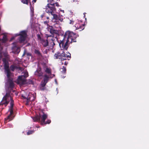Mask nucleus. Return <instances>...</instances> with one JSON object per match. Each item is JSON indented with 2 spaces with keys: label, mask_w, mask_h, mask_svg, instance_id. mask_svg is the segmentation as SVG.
Returning a JSON list of instances; mask_svg holds the SVG:
<instances>
[{
  "label": "nucleus",
  "mask_w": 149,
  "mask_h": 149,
  "mask_svg": "<svg viewBox=\"0 0 149 149\" xmlns=\"http://www.w3.org/2000/svg\"><path fill=\"white\" fill-rule=\"evenodd\" d=\"M78 36V35L72 32L67 31L63 36V40L59 43L60 47L63 49L67 50L69 47L68 44L76 42V38Z\"/></svg>",
  "instance_id": "f257e3e1"
},
{
  "label": "nucleus",
  "mask_w": 149,
  "mask_h": 149,
  "mask_svg": "<svg viewBox=\"0 0 149 149\" xmlns=\"http://www.w3.org/2000/svg\"><path fill=\"white\" fill-rule=\"evenodd\" d=\"M10 98V107L9 109V111L10 112V114L9 116L5 119V120H8V121H10L13 118L12 116L13 114V109L14 105V101L12 97L10 96V93H7L4 96L0 103V105H4L5 107H6L9 102V100H8V99Z\"/></svg>",
  "instance_id": "f03ea898"
},
{
  "label": "nucleus",
  "mask_w": 149,
  "mask_h": 149,
  "mask_svg": "<svg viewBox=\"0 0 149 149\" xmlns=\"http://www.w3.org/2000/svg\"><path fill=\"white\" fill-rule=\"evenodd\" d=\"M70 54L68 53L65 54L64 52H57L54 55V58L55 59H59L61 61L65 60L67 59L66 58H70Z\"/></svg>",
  "instance_id": "7ed1b4c3"
},
{
  "label": "nucleus",
  "mask_w": 149,
  "mask_h": 149,
  "mask_svg": "<svg viewBox=\"0 0 149 149\" xmlns=\"http://www.w3.org/2000/svg\"><path fill=\"white\" fill-rule=\"evenodd\" d=\"M51 35L47 36L46 37V39H45L43 38L42 35H41L39 34L37 35V40L38 42L42 44V46L44 47H46L49 45V42L48 41V38L49 37H51Z\"/></svg>",
  "instance_id": "20e7f679"
},
{
  "label": "nucleus",
  "mask_w": 149,
  "mask_h": 149,
  "mask_svg": "<svg viewBox=\"0 0 149 149\" xmlns=\"http://www.w3.org/2000/svg\"><path fill=\"white\" fill-rule=\"evenodd\" d=\"M16 36H19L18 39L20 43L23 42L25 40L27 36V31L25 30L21 31L19 33L17 34Z\"/></svg>",
  "instance_id": "39448f33"
},
{
  "label": "nucleus",
  "mask_w": 149,
  "mask_h": 149,
  "mask_svg": "<svg viewBox=\"0 0 149 149\" xmlns=\"http://www.w3.org/2000/svg\"><path fill=\"white\" fill-rule=\"evenodd\" d=\"M48 30L52 35V36L53 38L51 39L52 42H51V44L52 46L53 47V46L55 45V44L54 42V41L55 40V39L53 37H54V35L55 34H58V31L56 30L52 26H49Z\"/></svg>",
  "instance_id": "423d86ee"
},
{
  "label": "nucleus",
  "mask_w": 149,
  "mask_h": 149,
  "mask_svg": "<svg viewBox=\"0 0 149 149\" xmlns=\"http://www.w3.org/2000/svg\"><path fill=\"white\" fill-rule=\"evenodd\" d=\"M42 113L41 117V125H45L47 124H49L51 122V120L50 119H47L45 121V120L47 118V115L43 111H41Z\"/></svg>",
  "instance_id": "0eeeda50"
},
{
  "label": "nucleus",
  "mask_w": 149,
  "mask_h": 149,
  "mask_svg": "<svg viewBox=\"0 0 149 149\" xmlns=\"http://www.w3.org/2000/svg\"><path fill=\"white\" fill-rule=\"evenodd\" d=\"M45 11L47 13L52 14L56 11V9L55 7V5L53 4H47L45 8Z\"/></svg>",
  "instance_id": "6e6552de"
},
{
  "label": "nucleus",
  "mask_w": 149,
  "mask_h": 149,
  "mask_svg": "<svg viewBox=\"0 0 149 149\" xmlns=\"http://www.w3.org/2000/svg\"><path fill=\"white\" fill-rule=\"evenodd\" d=\"M85 24H81V23H77L75 24V27L76 30H79V31H81L84 30L85 28Z\"/></svg>",
  "instance_id": "1a4fd4ad"
},
{
  "label": "nucleus",
  "mask_w": 149,
  "mask_h": 149,
  "mask_svg": "<svg viewBox=\"0 0 149 149\" xmlns=\"http://www.w3.org/2000/svg\"><path fill=\"white\" fill-rule=\"evenodd\" d=\"M49 77L47 75H44V77L43 80L41 82L40 85L42 87H45L46 84L48 82Z\"/></svg>",
  "instance_id": "9d476101"
},
{
  "label": "nucleus",
  "mask_w": 149,
  "mask_h": 149,
  "mask_svg": "<svg viewBox=\"0 0 149 149\" xmlns=\"http://www.w3.org/2000/svg\"><path fill=\"white\" fill-rule=\"evenodd\" d=\"M4 70L9 68V64L8 62V60L6 58H3L2 59Z\"/></svg>",
  "instance_id": "9b49d317"
},
{
  "label": "nucleus",
  "mask_w": 149,
  "mask_h": 149,
  "mask_svg": "<svg viewBox=\"0 0 149 149\" xmlns=\"http://www.w3.org/2000/svg\"><path fill=\"white\" fill-rule=\"evenodd\" d=\"M43 74L40 68H38L34 73L35 75L39 77L42 76Z\"/></svg>",
  "instance_id": "f8f14e48"
},
{
  "label": "nucleus",
  "mask_w": 149,
  "mask_h": 149,
  "mask_svg": "<svg viewBox=\"0 0 149 149\" xmlns=\"http://www.w3.org/2000/svg\"><path fill=\"white\" fill-rule=\"evenodd\" d=\"M18 81L22 84H25L26 81L25 78L23 76H19L18 77Z\"/></svg>",
  "instance_id": "ddd939ff"
},
{
  "label": "nucleus",
  "mask_w": 149,
  "mask_h": 149,
  "mask_svg": "<svg viewBox=\"0 0 149 149\" xmlns=\"http://www.w3.org/2000/svg\"><path fill=\"white\" fill-rule=\"evenodd\" d=\"M42 115V114H41L40 113H39V115H38L36 117H33L32 119L33 121L40 122L41 123L40 119L41 120Z\"/></svg>",
  "instance_id": "4468645a"
},
{
  "label": "nucleus",
  "mask_w": 149,
  "mask_h": 149,
  "mask_svg": "<svg viewBox=\"0 0 149 149\" xmlns=\"http://www.w3.org/2000/svg\"><path fill=\"white\" fill-rule=\"evenodd\" d=\"M51 14L53 16V19L56 20H60L61 22L63 21V19L56 14H54V13H52V14Z\"/></svg>",
  "instance_id": "2eb2a0df"
},
{
  "label": "nucleus",
  "mask_w": 149,
  "mask_h": 149,
  "mask_svg": "<svg viewBox=\"0 0 149 149\" xmlns=\"http://www.w3.org/2000/svg\"><path fill=\"white\" fill-rule=\"evenodd\" d=\"M13 52L14 53L18 54L20 51V48L17 46H14L12 48Z\"/></svg>",
  "instance_id": "dca6fc26"
},
{
  "label": "nucleus",
  "mask_w": 149,
  "mask_h": 149,
  "mask_svg": "<svg viewBox=\"0 0 149 149\" xmlns=\"http://www.w3.org/2000/svg\"><path fill=\"white\" fill-rule=\"evenodd\" d=\"M5 72L7 74V77L8 78H9L11 76V73L9 68L5 69Z\"/></svg>",
  "instance_id": "f3484780"
},
{
  "label": "nucleus",
  "mask_w": 149,
  "mask_h": 149,
  "mask_svg": "<svg viewBox=\"0 0 149 149\" xmlns=\"http://www.w3.org/2000/svg\"><path fill=\"white\" fill-rule=\"evenodd\" d=\"M35 53L39 57H42V55L40 51L38 50L35 49L34 51Z\"/></svg>",
  "instance_id": "a211bd4d"
},
{
  "label": "nucleus",
  "mask_w": 149,
  "mask_h": 149,
  "mask_svg": "<svg viewBox=\"0 0 149 149\" xmlns=\"http://www.w3.org/2000/svg\"><path fill=\"white\" fill-rule=\"evenodd\" d=\"M9 88H14V83L12 80H10L9 82Z\"/></svg>",
  "instance_id": "6ab92c4d"
},
{
  "label": "nucleus",
  "mask_w": 149,
  "mask_h": 149,
  "mask_svg": "<svg viewBox=\"0 0 149 149\" xmlns=\"http://www.w3.org/2000/svg\"><path fill=\"white\" fill-rule=\"evenodd\" d=\"M61 72L63 74H66V69L65 67L63 66L62 68L61 69Z\"/></svg>",
  "instance_id": "aec40b11"
},
{
  "label": "nucleus",
  "mask_w": 149,
  "mask_h": 149,
  "mask_svg": "<svg viewBox=\"0 0 149 149\" xmlns=\"http://www.w3.org/2000/svg\"><path fill=\"white\" fill-rule=\"evenodd\" d=\"M45 72L48 74H51V69L47 68L45 70Z\"/></svg>",
  "instance_id": "412c9836"
},
{
  "label": "nucleus",
  "mask_w": 149,
  "mask_h": 149,
  "mask_svg": "<svg viewBox=\"0 0 149 149\" xmlns=\"http://www.w3.org/2000/svg\"><path fill=\"white\" fill-rule=\"evenodd\" d=\"M10 70L12 71H14L15 68L17 69V67L14 65H12L10 67Z\"/></svg>",
  "instance_id": "4be33fe9"
},
{
  "label": "nucleus",
  "mask_w": 149,
  "mask_h": 149,
  "mask_svg": "<svg viewBox=\"0 0 149 149\" xmlns=\"http://www.w3.org/2000/svg\"><path fill=\"white\" fill-rule=\"evenodd\" d=\"M24 74L23 75L24 77L26 78L29 76L28 73L26 70H25L24 72Z\"/></svg>",
  "instance_id": "5701e85b"
},
{
  "label": "nucleus",
  "mask_w": 149,
  "mask_h": 149,
  "mask_svg": "<svg viewBox=\"0 0 149 149\" xmlns=\"http://www.w3.org/2000/svg\"><path fill=\"white\" fill-rule=\"evenodd\" d=\"M30 0H21V2L24 4L28 5Z\"/></svg>",
  "instance_id": "b1692460"
},
{
  "label": "nucleus",
  "mask_w": 149,
  "mask_h": 149,
  "mask_svg": "<svg viewBox=\"0 0 149 149\" xmlns=\"http://www.w3.org/2000/svg\"><path fill=\"white\" fill-rule=\"evenodd\" d=\"M34 132V130H29L27 132V135H30L33 133Z\"/></svg>",
  "instance_id": "393cba45"
},
{
  "label": "nucleus",
  "mask_w": 149,
  "mask_h": 149,
  "mask_svg": "<svg viewBox=\"0 0 149 149\" xmlns=\"http://www.w3.org/2000/svg\"><path fill=\"white\" fill-rule=\"evenodd\" d=\"M50 3L48 4H53V3L54 5H55V1L54 0H47Z\"/></svg>",
  "instance_id": "a878e982"
},
{
  "label": "nucleus",
  "mask_w": 149,
  "mask_h": 149,
  "mask_svg": "<svg viewBox=\"0 0 149 149\" xmlns=\"http://www.w3.org/2000/svg\"><path fill=\"white\" fill-rule=\"evenodd\" d=\"M26 54L27 56H31V54L30 53H26L25 52H24L23 54V56Z\"/></svg>",
  "instance_id": "bb28decb"
},
{
  "label": "nucleus",
  "mask_w": 149,
  "mask_h": 149,
  "mask_svg": "<svg viewBox=\"0 0 149 149\" xmlns=\"http://www.w3.org/2000/svg\"><path fill=\"white\" fill-rule=\"evenodd\" d=\"M4 56L5 57V58H6L7 60H8L9 59V56L7 54H4Z\"/></svg>",
  "instance_id": "cd10ccee"
},
{
  "label": "nucleus",
  "mask_w": 149,
  "mask_h": 149,
  "mask_svg": "<svg viewBox=\"0 0 149 149\" xmlns=\"http://www.w3.org/2000/svg\"><path fill=\"white\" fill-rule=\"evenodd\" d=\"M61 65L64 64L65 65H67L68 64V62L66 61H65L64 62L62 61H61L60 62Z\"/></svg>",
  "instance_id": "c85d7f7f"
},
{
  "label": "nucleus",
  "mask_w": 149,
  "mask_h": 149,
  "mask_svg": "<svg viewBox=\"0 0 149 149\" xmlns=\"http://www.w3.org/2000/svg\"><path fill=\"white\" fill-rule=\"evenodd\" d=\"M17 69H18L19 70H20L21 71H23L24 70V68L20 67H17Z\"/></svg>",
  "instance_id": "c756f323"
},
{
  "label": "nucleus",
  "mask_w": 149,
  "mask_h": 149,
  "mask_svg": "<svg viewBox=\"0 0 149 149\" xmlns=\"http://www.w3.org/2000/svg\"><path fill=\"white\" fill-rule=\"evenodd\" d=\"M68 22L70 24H73L74 23V21H73L72 19V20H69Z\"/></svg>",
  "instance_id": "7c9ffc66"
},
{
  "label": "nucleus",
  "mask_w": 149,
  "mask_h": 149,
  "mask_svg": "<svg viewBox=\"0 0 149 149\" xmlns=\"http://www.w3.org/2000/svg\"><path fill=\"white\" fill-rule=\"evenodd\" d=\"M40 90L42 91H43L45 90V87H42L41 86V87H40Z\"/></svg>",
  "instance_id": "2f4dec72"
},
{
  "label": "nucleus",
  "mask_w": 149,
  "mask_h": 149,
  "mask_svg": "<svg viewBox=\"0 0 149 149\" xmlns=\"http://www.w3.org/2000/svg\"><path fill=\"white\" fill-rule=\"evenodd\" d=\"M55 5H56V6H57V7H58L59 6V5L58 3L57 2H55Z\"/></svg>",
  "instance_id": "473e14b6"
},
{
  "label": "nucleus",
  "mask_w": 149,
  "mask_h": 149,
  "mask_svg": "<svg viewBox=\"0 0 149 149\" xmlns=\"http://www.w3.org/2000/svg\"><path fill=\"white\" fill-rule=\"evenodd\" d=\"M48 22H47V21H45L44 22V24H46V25H48Z\"/></svg>",
  "instance_id": "72a5a7b5"
},
{
  "label": "nucleus",
  "mask_w": 149,
  "mask_h": 149,
  "mask_svg": "<svg viewBox=\"0 0 149 149\" xmlns=\"http://www.w3.org/2000/svg\"><path fill=\"white\" fill-rule=\"evenodd\" d=\"M72 2H77V1L78 0H71Z\"/></svg>",
  "instance_id": "f704fd0d"
},
{
  "label": "nucleus",
  "mask_w": 149,
  "mask_h": 149,
  "mask_svg": "<svg viewBox=\"0 0 149 149\" xmlns=\"http://www.w3.org/2000/svg\"><path fill=\"white\" fill-rule=\"evenodd\" d=\"M30 101V98H27V102H29Z\"/></svg>",
  "instance_id": "c9c22d12"
},
{
  "label": "nucleus",
  "mask_w": 149,
  "mask_h": 149,
  "mask_svg": "<svg viewBox=\"0 0 149 149\" xmlns=\"http://www.w3.org/2000/svg\"><path fill=\"white\" fill-rule=\"evenodd\" d=\"M44 54H47V50L44 51L43 52Z\"/></svg>",
  "instance_id": "e433bc0d"
},
{
  "label": "nucleus",
  "mask_w": 149,
  "mask_h": 149,
  "mask_svg": "<svg viewBox=\"0 0 149 149\" xmlns=\"http://www.w3.org/2000/svg\"><path fill=\"white\" fill-rule=\"evenodd\" d=\"M14 37H12V38H11L10 39V41L12 40H13V39H14Z\"/></svg>",
  "instance_id": "4c0bfd02"
},
{
  "label": "nucleus",
  "mask_w": 149,
  "mask_h": 149,
  "mask_svg": "<svg viewBox=\"0 0 149 149\" xmlns=\"http://www.w3.org/2000/svg\"><path fill=\"white\" fill-rule=\"evenodd\" d=\"M37 0H33V1L34 2H36V1Z\"/></svg>",
  "instance_id": "58836bf2"
},
{
  "label": "nucleus",
  "mask_w": 149,
  "mask_h": 149,
  "mask_svg": "<svg viewBox=\"0 0 149 149\" xmlns=\"http://www.w3.org/2000/svg\"><path fill=\"white\" fill-rule=\"evenodd\" d=\"M22 97L24 99L26 98L24 97H23V96H22Z\"/></svg>",
  "instance_id": "ea45409f"
},
{
  "label": "nucleus",
  "mask_w": 149,
  "mask_h": 149,
  "mask_svg": "<svg viewBox=\"0 0 149 149\" xmlns=\"http://www.w3.org/2000/svg\"><path fill=\"white\" fill-rule=\"evenodd\" d=\"M65 77H63V78H64Z\"/></svg>",
  "instance_id": "a19ab883"
},
{
  "label": "nucleus",
  "mask_w": 149,
  "mask_h": 149,
  "mask_svg": "<svg viewBox=\"0 0 149 149\" xmlns=\"http://www.w3.org/2000/svg\"><path fill=\"white\" fill-rule=\"evenodd\" d=\"M30 5H31V3H30Z\"/></svg>",
  "instance_id": "79ce46f5"
},
{
  "label": "nucleus",
  "mask_w": 149,
  "mask_h": 149,
  "mask_svg": "<svg viewBox=\"0 0 149 149\" xmlns=\"http://www.w3.org/2000/svg\"><path fill=\"white\" fill-rule=\"evenodd\" d=\"M64 11V10H62V12H63Z\"/></svg>",
  "instance_id": "37998d69"
}]
</instances>
